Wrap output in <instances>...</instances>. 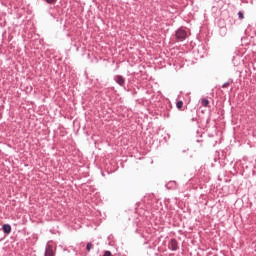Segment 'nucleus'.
I'll return each mask as SVG.
<instances>
[{
	"instance_id": "1",
	"label": "nucleus",
	"mask_w": 256,
	"mask_h": 256,
	"mask_svg": "<svg viewBox=\"0 0 256 256\" xmlns=\"http://www.w3.org/2000/svg\"><path fill=\"white\" fill-rule=\"evenodd\" d=\"M175 35L178 41H185L187 39V31L182 28L178 29Z\"/></svg>"
},
{
	"instance_id": "2",
	"label": "nucleus",
	"mask_w": 256,
	"mask_h": 256,
	"mask_svg": "<svg viewBox=\"0 0 256 256\" xmlns=\"http://www.w3.org/2000/svg\"><path fill=\"white\" fill-rule=\"evenodd\" d=\"M168 248L170 251H177V249H179V243L177 242V239L172 238L168 243Z\"/></svg>"
},
{
	"instance_id": "3",
	"label": "nucleus",
	"mask_w": 256,
	"mask_h": 256,
	"mask_svg": "<svg viewBox=\"0 0 256 256\" xmlns=\"http://www.w3.org/2000/svg\"><path fill=\"white\" fill-rule=\"evenodd\" d=\"M114 81H115V83L120 85V87H124L125 86V78L123 76H121V75H115L114 76Z\"/></svg>"
},
{
	"instance_id": "4",
	"label": "nucleus",
	"mask_w": 256,
	"mask_h": 256,
	"mask_svg": "<svg viewBox=\"0 0 256 256\" xmlns=\"http://www.w3.org/2000/svg\"><path fill=\"white\" fill-rule=\"evenodd\" d=\"M44 256H55V252L53 251V246L51 245L46 246Z\"/></svg>"
},
{
	"instance_id": "5",
	"label": "nucleus",
	"mask_w": 256,
	"mask_h": 256,
	"mask_svg": "<svg viewBox=\"0 0 256 256\" xmlns=\"http://www.w3.org/2000/svg\"><path fill=\"white\" fill-rule=\"evenodd\" d=\"M2 231H3L4 233H6L7 235H9V234L11 233V225H9V224H4V225L2 226Z\"/></svg>"
},
{
	"instance_id": "6",
	"label": "nucleus",
	"mask_w": 256,
	"mask_h": 256,
	"mask_svg": "<svg viewBox=\"0 0 256 256\" xmlns=\"http://www.w3.org/2000/svg\"><path fill=\"white\" fill-rule=\"evenodd\" d=\"M167 189H177V182L176 181H170L166 184Z\"/></svg>"
},
{
	"instance_id": "7",
	"label": "nucleus",
	"mask_w": 256,
	"mask_h": 256,
	"mask_svg": "<svg viewBox=\"0 0 256 256\" xmlns=\"http://www.w3.org/2000/svg\"><path fill=\"white\" fill-rule=\"evenodd\" d=\"M201 105H202V107H208V105H209V99H207V98H202V99H201Z\"/></svg>"
},
{
	"instance_id": "8",
	"label": "nucleus",
	"mask_w": 256,
	"mask_h": 256,
	"mask_svg": "<svg viewBox=\"0 0 256 256\" xmlns=\"http://www.w3.org/2000/svg\"><path fill=\"white\" fill-rule=\"evenodd\" d=\"M220 35H222V37H225V35H227V27L220 28Z\"/></svg>"
},
{
	"instance_id": "9",
	"label": "nucleus",
	"mask_w": 256,
	"mask_h": 256,
	"mask_svg": "<svg viewBox=\"0 0 256 256\" xmlns=\"http://www.w3.org/2000/svg\"><path fill=\"white\" fill-rule=\"evenodd\" d=\"M233 83V79H229L227 82H225L222 85V89H226V87H229V85H231Z\"/></svg>"
},
{
	"instance_id": "10",
	"label": "nucleus",
	"mask_w": 256,
	"mask_h": 256,
	"mask_svg": "<svg viewBox=\"0 0 256 256\" xmlns=\"http://www.w3.org/2000/svg\"><path fill=\"white\" fill-rule=\"evenodd\" d=\"M91 249H93V243L88 242L86 244V251L89 253L91 251Z\"/></svg>"
},
{
	"instance_id": "11",
	"label": "nucleus",
	"mask_w": 256,
	"mask_h": 256,
	"mask_svg": "<svg viewBox=\"0 0 256 256\" xmlns=\"http://www.w3.org/2000/svg\"><path fill=\"white\" fill-rule=\"evenodd\" d=\"M238 18L240 19V21H243V19H245V15L243 14L242 11L238 12Z\"/></svg>"
},
{
	"instance_id": "12",
	"label": "nucleus",
	"mask_w": 256,
	"mask_h": 256,
	"mask_svg": "<svg viewBox=\"0 0 256 256\" xmlns=\"http://www.w3.org/2000/svg\"><path fill=\"white\" fill-rule=\"evenodd\" d=\"M176 107H177V109H183V101H178L177 103H176Z\"/></svg>"
},
{
	"instance_id": "13",
	"label": "nucleus",
	"mask_w": 256,
	"mask_h": 256,
	"mask_svg": "<svg viewBox=\"0 0 256 256\" xmlns=\"http://www.w3.org/2000/svg\"><path fill=\"white\" fill-rule=\"evenodd\" d=\"M48 5H55L57 3V0H44Z\"/></svg>"
},
{
	"instance_id": "14",
	"label": "nucleus",
	"mask_w": 256,
	"mask_h": 256,
	"mask_svg": "<svg viewBox=\"0 0 256 256\" xmlns=\"http://www.w3.org/2000/svg\"><path fill=\"white\" fill-rule=\"evenodd\" d=\"M103 256H113V254L111 253V251L106 250V251H104Z\"/></svg>"
},
{
	"instance_id": "15",
	"label": "nucleus",
	"mask_w": 256,
	"mask_h": 256,
	"mask_svg": "<svg viewBox=\"0 0 256 256\" xmlns=\"http://www.w3.org/2000/svg\"><path fill=\"white\" fill-rule=\"evenodd\" d=\"M79 245H80V247H85V245L83 243H80Z\"/></svg>"
},
{
	"instance_id": "16",
	"label": "nucleus",
	"mask_w": 256,
	"mask_h": 256,
	"mask_svg": "<svg viewBox=\"0 0 256 256\" xmlns=\"http://www.w3.org/2000/svg\"><path fill=\"white\" fill-rule=\"evenodd\" d=\"M191 121H197V118H192Z\"/></svg>"
},
{
	"instance_id": "17",
	"label": "nucleus",
	"mask_w": 256,
	"mask_h": 256,
	"mask_svg": "<svg viewBox=\"0 0 256 256\" xmlns=\"http://www.w3.org/2000/svg\"><path fill=\"white\" fill-rule=\"evenodd\" d=\"M71 249H73V251H75V249L73 248V246H71Z\"/></svg>"
},
{
	"instance_id": "18",
	"label": "nucleus",
	"mask_w": 256,
	"mask_h": 256,
	"mask_svg": "<svg viewBox=\"0 0 256 256\" xmlns=\"http://www.w3.org/2000/svg\"><path fill=\"white\" fill-rule=\"evenodd\" d=\"M3 116L1 115V113H0V119L2 118Z\"/></svg>"
}]
</instances>
